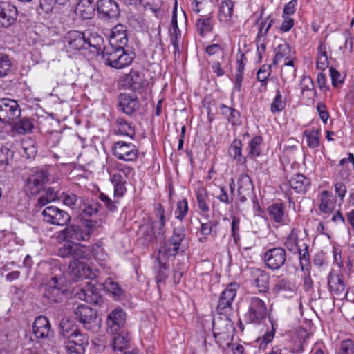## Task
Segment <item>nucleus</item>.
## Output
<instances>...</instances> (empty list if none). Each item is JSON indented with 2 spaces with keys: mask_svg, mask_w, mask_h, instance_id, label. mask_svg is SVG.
Instances as JSON below:
<instances>
[{
  "mask_svg": "<svg viewBox=\"0 0 354 354\" xmlns=\"http://www.w3.org/2000/svg\"><path fill=\"white\" fill-rule=\"evenodd\" d=\"M271 66L270 65H263L257 72V78L261 82L262 86H266L267 80L270 75Z\"/></svg>",
  "mask_w": 354,
  "mask_h": 354,
  "instance_id": "59",
  "label": "nucleus"
},
{
  "mask_svg": "<svg viewBox=\"0 0 354 354\" xmlns=\"http://www.w3.org/2000/svg\"><path fill=\"white\" fill-rule=\"evenodd\" d=\"M265 8L263 6H259L258 9L251 16V19L254 21V24L258 26V33L257 38L259 39V42L261 41L262 38L266 39L270 28L274 23V19L271 15H268L263 19Z\"/></svg>",
  "mask_w": 354,
  "mask_h": 354,
  "instance_id": "11",
  "label": "nucleus"
},
{
  "mask_svg": "<svg viewBox=\"0 0 354 354\" xmlns=\"http://www.w3.org/2000/svg\"><path fill=\"white\" fill-rule=\"evenodd\" d=\"M157 214L159 216L160 219L158 222H155L153 223H151V225H153V229L157 228L158 230V233L159 234H163L164 231L163 228L165 225V216L164 215V209H162V206L160 205V207L157 209Z\"/></svg>",
  "mask_w": 354,
  "mask_h": 354,
  "instance_id": "61",
  "label": "nucleus"
},
{
  "mask_svg": "<svg viewBox=\"0 0 354 354\" xmlns=\"http://www.w3.org/2000/svg\"><path fill=\"white\" fill-rule=\"evenodd\" d=\"M251 282L259 292H267L269 289V275L263 270L252 268L249 270Z\"/></svg>",
  "mask_w": 354,
  "mask_h": 354,
  "instance_id": "16",
  "label": "nucleus"
},
{
  "mask_svg": "<svg viewBox=\"0 0 354 354\" xmlns=\"http://www.w3.org/2000/svg\"><path fill=\"white\" fill-rule=\"evenodd\" d=\"M76 243L69 241L64 243L58 250V255L62 258H69L74 257Z\"/></svg>",
  "mask_w": 354,
  "mask_h": 354,
  "instance_id": "53",
  "label": "nucleus"
},
{
  "mask_svg": "<svg viewBox=\"0 0 354 354\" xmlns=\"http://www.w3.org/2000/svg\"><path fill=\"white\" fill-rule=\"evenodd\" d=\"M68 274L75 281L81 279H93L97 277V270L78 259H73L69 263Z\"/></svg>",
  "mask_w": 354,
  "mask_h": 354,
  "instance_id": "9",
  "label": "nucleus"
},
{
  "mask_svg": "<svg viewBox=\"0 0 354 354\" xmlns=\"http://www.w3.org/2000/svg\"><path fill=\"white\" fill-rule=\"evenodd\" d=\"M75 319L87 330H92L97 325V313L91 307L80 304L73 310Z\"/></svg>",
  "mask_w": 354,
  "mask_h": 354,
  "instance_id": "7",
  "label": "nucleus"
},
{
  "mask_svg": "<svg viewBox=\"0 0 354 354\" xmlns=\"http://www.w3.org/2000/svg\"><path fill=\"white\" fill-rule=\"evenodd\" d=\"M196 199L198 209L203 212H207L209 209L207 203L208 196L204 189H198L196 194Z\"/></svg>",
  "mask_w": 354,
  "mask_h": 354,
  "instance_id": "51",
  "label": "nucleus"
},
{
  "mask_svg": "<svg viewBox=\"0 0 354 354\" xmlns=\"http://www.w3.org/2000/svg\"><path fill=\"white\" fill-rule=\"evenodd\" d=\"M242 142L240 140H234L230 147L229 154L238 162L241 164L245 162L246 158L241 153Z\"/></svg>",
  "mask_w": 354,
  "mask_h": 354,
  "instance_id": "39",
  "label": "nucleus"
},
{
  "mask_svg": "<svg viewBox=\"0 0 354 354\" xmlns=\"http://www.w3.org/2000/svg\"><path fill=\"white\" fill-rule=\"evenodd\" d=\"M18 11L16 6L8 3H0V26L8 27L13 24L17 18Z\"/></svg>",
  "mask_w": 354,
  "mask_h": 354,
  "instance_id": "18",
  "label": "nucleus"
},
{
  "mask_svg": "<svg viewBox=\"0 0 354 354\" xmlns=\"http://www.w3.org/2000/svg\"><path fill=\"white\" fill-rule=\"evenodd\" d=\"M213 26L214 23L212 15L211 14L201 15L196 21V30L202 37H203L205 34L212 32Z\"/></svg>",
  "mask_w": 354,
  "mask_h": 354,
  "instance_id": "30",
  "label": "nucleus"
},
{
  "mask_svg": "<svg viewBox=\"0 0 354 354\" xmlns=\"http://www.w3.org/2000/svg\"><path fill=\"white\" fill-rule=\"evenodd\" d=\"M125 321L126 313L122 309L113 310L107 317V331L112 334L119 332L124 327Z\"/></svg>",
  "mask_w": 354,
  "mask_h": 354,
  "instance_id": "15",
  "label": "nucleus"
},
{
  "mask_svg": "<svg viewBox=\"0 0 354 354\" xmlns=\"http://www.w3.org/2000/svg\"><path fill=\"white\" fill-rule=\"evenodd\" d=\"M169 32H170L171 43L174 48V56H176V55L177 53L179 54V53H180L179 43H180V40L181 39V32L178 27V24H177L176 9H174V12H173L171 24V28L169 29Z\"/></svg>",
  "mask_w": 354,
  "mask_h": 354,
  "instance_id": "28",
  "label": "nucleus"
},
{
  "mask_svg": "<svg viewBox=\"0 0 354 354\" xmlns=\"http://www.w3.org/2000/svg\"><path fill=\"white\" fill-rule=\"evenodd\" d=\"M75 328H77V327L72 324L68 319H63L60 322L61 333L65 338H68L71 335L73 334Z\"/></svg>",
  "mask_w": 354,
  "mask_h": 354,
  "instance_id": "57",
  "label": "nucleus"
},
{
  "mask_svg": "<svg viewBox=\"0 0 354 354\" xmlns=\"http://www.w3.org/2000/svg\"><path fill=\"white\" fill-rule=\"evenodd\" d=\"M97 10L100 17L105 19L115 18L119 15V7L113 0H99Z\"/></svg>",
  "mask_w": 354,
  "mask_h": 354,
  "instance_id": "17",
  "label": "nucleus"
},
{
  "mask_svg": "<svg viewBox=\"0 0 354 354\" xmlns=\"http://www.w3.org/2000/svg\"><path fill=\"white\" fill-rule=\"evenodd\" d=\"M102 57L105 63L115 68H123L131 64L135 54L127 53L125 48L109 44L104 47Z\"/></svg>",
  "mask_w": 354,
  "mask_h": 354,
  "instance_id": "1",
  "label": "nucleus"
},
{
  "mask_svg": "<svg viewBox=\"0 0 354 354\" xmlns=\"http://www.w3.org/2000/svg\"><path fill=\"white\" fill-rule=\"evenodd\" d=\"M12 124V130L19 135L31 133L35 127L32 120L27 117L21 118Z\"/></svg>",
  "mask_w": 354,
  "mask_h": 354,
  "instance_id": "34",
  "label": "nucleus"
},
{
  "mask_svg": "<svg viewBox=\"0 0 354 354\" xmlns=\"http://www.w3.org/2000/svg\"><path fill=\"white\" fill-rule=\"evenodd\" d=\"M113 156L118 160L134 162L138 158L139 151L136 146L131 142L118 141L112 147Z\"/></svg>",
  "mask_w": 354,
  "mask_h": 354,
  "instance_id": "8",
  "label": "nucleus"
},
{
  "mask_svg": "<svg viewBox=\"0 0 354 354\" xmlns=\"http://www.w3.org/2000/svg\"><path fill=\"white\" fill-rule=\"evenodd\" d=\"M239 201L241 203H245L248 198H252V186L251 180L248 175H243L239 180Z\"/></svg>",
  "mask_w": 354,
  "mask_h": 354,
  "instance_id": "26",
  "label": "nucleus"
},
{
  "mask_svg": "<svg viewBox=\"0 0 354 354\" xmlns=\"http://www.w3.org/2000/svg\"><path fill=\"white\" fill-rule=\"evenodd\" d=\"M187 248V239L185 228L180 225L176 227L173 230L172 236L165 245L159 250L158 260L160 261L161 257H174L178 252H183Z\"/></svg>",
  "mask_w": 354,
  "mask_h": 354,
  "instance_id": "2",
  "label": "nucleus"
},
{
  "mask_svg": "<svg viewBox=\"0 0 354 354\" xmlns=\"http://www.w3.org/2000/svg\"><path fill=\"white\" fill-rule=\"evenodd\" d=\"M32 333L35 338L39 341L48 340L54 335L50 321L42 315L35 318L32 324Z\"/></svg>",
  "mask_w": 354,
  "mask_h": 354,
  "instance_id": "13",
  "label": "nucleus"
},
{
  "mask_svg": "<svg viewBox=\"0 0 354 354\" xmlns=\"http://www.w3.org/2000/svg\"><path fill=\"white\" fill-rule=\"evenodd\" d=\"M267 306L261 299L253 297L250 299L249 307L245 315V322L249 324H260L267 316Z\"/></svg>",
  "mask_w": 354,
  "mask_h": 354,
  "instance_id": "5",
  "label": "nucleus"
},
{
  "mask_svg": "<svg viewBox=\"0 0 354 354\" xmlns=\"http://www.w3.org/2000/svg\"><path fill=\"white\" fill-rule=\"evenodd\" d=\"M299 254V265L302 271H308L310 268V261L308 252V247L304 244V248H299L297 252Z\"/></svg>",
  "mask_w": 354,
  "mask_h": 354,
  "instance_id": "43",
  "label": "nucleus"
},
{
  "mask_svg": "<svg viewBox=\"0 0 354 354\" xmlns=\"http://www.w3.org/2000/svg\"><path fill=\"white\" fill-rule=\"evenodd\" d=\"M66 47L73 50L86 49V32L77 30L70 31L66 35Z\"/></svg>",
  "mask_w": 354,
  "mask_h": 354,
  "instance_id": "19",
  "label": "nucleus"
},
{
  "mask_svg": "<svg viewBox=\"0 0 354 354\" xmlns=\"http://www.w3.org/2000/svg\"><path fill=\"white\" fill-rule=\"evenodd\" d=\"M95 223L89 221L86 225L72 224L61 231L64 239L73 242L74 241H86L93 232Z\"/></svg>",
  "mask_w": 354,
  "mask_h": 354,
  "instance_id": "4",
  "label": "nucleus"
},
{
  "mask_svg": "<svg viewBox=\"0 0 354 354\" xmlns=\"http://www.w3.org/2000/svg\"><path fill=\"white\" fill-rule=\"evenodd\" d=\"M128 37L127 28L124 25L118 24L112 29L110 44L125 48L127 46Z\"/></svg>",
  "mask_w": 354,
  "mask_h": 354,
  "instance_id": "25",
  "label": "nucleus"
},
{
  "mask_svg": "<svg viewBox=\"0 0 354 354\" xmlns=\"http://www.w3.org/2000/svg\"><path fill=\"white\" fill-rule=\"evenodd\" d=\"M274 337V332L272 330H267L262 336L259 337L255 340L256 346L259 350L266 351L268 348L269 344H270Z\"/></svg>",
  "mask_w": 354,
  "mask_h": 354,
  "instance_id": "41",
  "label": "nucleus"
},
{
  "mask_svg": "<svg viewBox=\"0 0 354 354\" xmlns=\"http://www.w3.org/2000/svg\"><path fill=\"white\" fill-rule=\"evenodd\" d=\"M238 288L237 283H232L222 292L217 306L218 310H225L231 308Z\"/></svg>",
  "mask_w": 354,
  "mask_h": 354,
  "instance_id": "22",
  "label": "nucleus"
},
{
  "mask_svg": "<svg viewBox=\"0 0 354 354\" xmlns=\"http://www.w3.org/2000/svg\"><path fill=\"white\" fill-rule=\"evenodd\" d=\"M48 178V174L43 170L32 174L26 182L25 190L29 195H36L43 189Z\"/></svg>",
  "mask_w": 354,
  "mask_h": 354,
  "instance_id": "14",
  "label": "nucleus"
},
{
  "mask_svg": "<svg viewBox=\"0 0 354 354\" xmlns=\"http://www.w3.org/2000/svg\"><path fill=\"white\" fill-rule=\"evenodd\" d=\"M115 123L118 125V132L119 133L127 136L131 139L134 138L136 136L135 129L129 122L122 118H118Z\"/></svg>",
  "mask_w": 354,
  "mask_h": 354,
  "instance_id": "37",
  "label": "nucleus"
},
{
  "mask_svg": "<svg viewBox=\"0 0 354 354\" xmlns=\"http://www.w3.org/2000/svg\"><path fill=\"white\" fill-rule=\"evenodd\" d=\"M213 337L215 339L216 344L220 347H224L230 344L232 339V334L227 333H218L213 332Z\"/></svg>",
  "mask_w": 354,
  "mask_h": 354,
  "instance_id": "60",
  "label": "nucleus"
},
{
  "mask_svg": "<svg viewBox=\"0 0 354 354\" xmlns=\"http://www.w3.org/2000/svg\"><path fill=\"white\" fill-rule=\"evenodd\" d=\"M68 1V0H40L39 6L46 13H49L53 11L55 5H65Z\"/></svg>",
  "mask_w": 354,
  "mask_h": 354,
  "instance_id": "54",
  "label": "nucleus"
},
{
  "mask_svg": "<svg viewBox=\"0 0 354 354\" xmlns=\"http://www.w3.org/2000/svg\"><path fill=\"white\" fill-rule=\"evenodd\" d=\"M284 245L286 248L293 252L297 253L299 249L298 246V234L295 229H292L288 236H287Z\"/></svg>",
  "mask_w": 354,
  "mask_h": 354,
  "instance_id": "46",
  "label": "nucleus"
},
{
  "mask_svg": "<svg viewBox=\"0 0 354 354\" xmlns=\"http://www.w3.org/2000/svg\"><path fill=\"white\" fill-rule=\"evenodd\" d=\"M21 109L17 100L10 98L0 99V122L12 124L19 118Z\"/></svg>",
  "mask_w": 354,
  "mask_h": 354,
  "instance_id": "6",
  "label": "nucleus"
},
{
  "mask_svg": "<svg viewBox=\"0 0 354 354\" xmlns=\"http://www.w3.org/2000/svg\"><path fill=\"white\" fill-rule=\"evenodd\" d=\"M98 198L105 205L106 209L111 212H114L117 209L116 201H112L106 194L100 192Z\"/></svg>",
  "mask_w": 354,
  "mask_h": 354,
  "instance_id": "64",
  "label": "nucleus"
},
{
  "mask_svg": "<svg viewBox=\"0 0 354 354\" xmlns=\"http://www.w3.org/2000/svg\"><path fill=\"white\" fill-rule=\"evenodd\" d=\"M263 138L261 136H254L248 143V156L252 158L258 157L261 153V145Z\"/></svg>",
  "mask_w": 354,
  "mask_h": 354,
  "instance_id": "40",
  "label": "nucleus"
},
{
  "mask_svg": "<svg viewBox=\"0 0 354 354\" xmlns=\"http://www.w3.org/2000/svg\"><path fill=\"white\" fill-rule=\"evenodd\" d=\"M286 102L282 100V95L279 90L277 91L276 95L271 104L270 111L273 113H277L284 109Z\"/></svg>",
  "mask_w": 354,
  "mask_h": 354,
  "instance_id": "56",
  "label": "nucleus"
},
{
  "mask_svg": "<svg viewBox=\"0 0 354 354\" xmlns=\"http://www.w3.org/2000/svg\"><path fill=\"white\" fill-rule=\"evenodd\" d=\"M319 129H306L304 135L306 137L307 145L310 148H316L319 145Z\"/></svg>",
  "mask_w": 354,
  "mask_h": 354,
  "instance_id": "44",
  "label": "nucleus"
},
{
  "mask_svg": "<svg viewBox=\"0 0 354 354\" xmlns=\"http://www.w3.org/2000/svg\"><path fill=\"white\" fill-rule=\"evenodd\" d=\"M328 283L330 291L337 297L342 296L346 291V285L342 275L332 271L328 277Z\"/></svg>",
  "mask_w": 354,
  "mask_h": 354,
  "instance_id": "23",
  "label": "nucleus"
},
{
  "mask_svg": "<svg viewBox=\"0 0 354 354\" xmlns=\"http://www.w3.org/2000/svg\"><path fill=\"white\" fill-rule=\"evenodd\" d=\"M120 110L128 115H131L138 108V99L135 96H131L126 93H121L118 97Z\"/></svg>",
  "mask_w": 354,
  "mask_h": 354,
  "instance_id": "24",
  "label": "nucleus"
},
{
  "mask_svg": "<svg viewBox=\"0 0 354 354\" xmlns=\"http://www.w3.org/2000/svg\"><path fill=\"white\" fill-rule=\"evenodd\" d=\"M86 49H88L91 53H98L101 50L103 45V38L96 33L86 32Z\"/></svg>",
  "mask_w": 354,
  "mask_h": 354,
  "instance_id": "35",
  "label": "nucleus"
},
{
  "mask_svg": "<svg viewBox=\"0 0 354 354\" xmlns=\"http://www.w3.org/2000/svg\"><path fill=\"white\" fill-rule=\"evenodd\" d=\"M263 259L269 269L272 270H279L285 264L287 259V253L282 247L273 248L264 253Z\"/></svg>",
  "mask_w": 354,
  "mask_h": 354,
  "instance_id": "10",
  "label": "nucleus"
},
{
  "mask_svg": "<svg viewBox=\"0 0 354 354\" xmlns=\"http://www.w3.org/2000/svg\"><path fill=\"white\" fill-rule=\"evenodd\" d=\"M75 252L73 259H84L88 260L92 257V248H89L80 243H76Z\"/></svg>",
  "mask_w": 354,
  "mask_h": 354,
  "instance_id": "45",
  "label": "nucleus"
},
{
  "mask_svg": "<svg viewBox=\"0 0 354 354\" xmlns=\"http://www.w3.org/2000/svg\"><path fill=\"white\" fill-rule=\"evenodd\" d=\"M213 332L218 333L232 334L233 330V324L232 321L227 318L218 317L212 322Z\"/></svg>",
  "mask_w": 354,
  "mask_h": 354,
  "instance_id": "33",
  "label": "nucleus"
},
{
  "mask_svg": "<svg viewBox=\"0 0 354 354\" xmlns=\"http://www.w3.org/2000/svg\"><path fill=\"white\" fill-rule=\"evenodd\" d=\"M11 65L8 56L0 55V77L8 74L11 68Z\"/></svg>",
  "mask_w": 354,
  "mask_h": 354,
  "instance_id": "62",
  "label": "nucleus"
},
{
  "mask_svg": "<svg viewBox=\"0 0 354 354\" xmlns=\"http://www.w3.org/2000/svg\"><path fill=\"white\" fill-rule=\"evenodd\" d=\"M104 289L111 293L115 297H120L123 290L119 284L114 281L112 279H107L104 283Z\"/></svg>",
  "mask_w": 354,
  "mask_h": 354,
  "instance_id": "52",
  "label": "nucleus"
},
{
  "mask_svg": "<svg viewBox=\"0 0 354 354\" xmlns=\"http://www.w3.org/2000/svg\"><path fill=\"white\" fill-rule=\"evenodd\" d=\"M75 296L80 300L96 305H100L103 301L102 297L97 292V288L91 283H88L86 287L79 290L75 293Z\"/></svg>",
  "mask_w": 354,
  "mask_h": 354,
  "instance_id": "21",
  "label": "nucleus"
},
{
  "mask_svg": "<svg viewBox=\"0 0 354 354\" xmlns=\"http://www.w3.org/2000/svg\"><path fill=\"white\" fill-rule=\"evenodd\" d=\"M92 257L100 266H104L108 259V255L104 248L96 244L92 247Z\"/></svg>",
  "mask_w": 354,
  "mask_h": 354,
  "instance_id": "50",
  "label": "nucleus"
},
{
  "mask_svg": "<svg viewBox=\"0 0 354 354\" xmlns=\"http://www.w3.org/2000/svg\"><path fill=\"white\" fill-rule=\"evenodd\" d=\"M121 82H123V86L133 91H140L146 84L143 74L135 70H131L129 73L125 75Z\"/></svg>",
  "mask_w": 354,
  "mask_h": 354,
  "instance_id": "20",
  "label": "nucleus"
},
{
  "mask_svg": "<svg viewBox=\"0 0 354 354\" xmlns=\"http://www.w3.org/2000/svg\"><path fill=\"white\" fill-rule=\"evenodd\" d=\"M221 110L223 115L232 125H237L241 123L240 113L237 110L224 104L221 106Z\"/></svg>",
  "mask_w": 354,
  "mask_h": 354,
  "instance_id": "36",
  "label": "nucleus"
},
{
  "mask_svg": "<svg viewBox=\"0 0 354 354\" xmlns=\"http://www.w3.org/2000/svg\"><path fill=\"white\" fill-rule=\"evenodd\" d=\"M275 56L273 59L272 64L274 65L278 64L279 62L283 58L288 59L290 53V47L286 42L279 44L275 50Z\"/></svg>",
  "mask_w": 354,
  "mask_h": 354,
  "instance_id": "42",
  "label": "nucleus"
},
{
  "mask_svg": "<svg viewBox=\"0 0 354 354\" xmlns=\"http://www.w3.org/2000/svg\"><path fill=\"white\" fill-rule=\"evenodd\" d=\"M130 338L127 333L120 332L112 340V348L114 351H122L128 346Z\"/></svg>",
  "mask_w": 354,
  "mask_h": 354,
  "instance_id": "38",
  "label": "nucleus"
},
{
  "mask_svg": "<svg viewBox=\"0 0 354 354\" xmlns=\"http://www.w3.org/2000/svg\"><path fill=\"white\" fill-rule=\"evenodd\" d=\"M59 198L58 193L52 187H49L46 189V192L38 198L37 203L40 207H43Z\"/></svg>",
  "mask_w": 354,
  "mask_h": 354,
  "instance_id": "48",
  "label": "nucleus"
},
{
  "mask_svg": "<svg viewBox=\"0 0 354 354\" xmlns=\"http://www.w3.org/2000/svg\"><path fill=\"white\" fill-rule=\"evenodd\" d=\"M43 296L51 302H61L65 297L66 286L62 277H53L41 286Z\"/></svg>",
  "mask_w": 354,
  "mask_h": 354,
  "instance_id": "3",
  "label": "nucleus"
},
{
  "mask_svg": "<svg viewBox=\"0 0 354 354\" xmlns=\"http://www.w3.org/2000/svg\"><path fill=\"white\" fill-rule=\"evenodd\" d=\"M274 290L275 292H294L295 291V286L290 281L282 279L279 280L277 283L274 286Z\"/></svg>",
  "mask_w": 354,
  "mask_h": 354,
  "instance_id": "55",
  "label": "nucleus"
},
{
  "mask_svg": "<svg viewBox=\"0 0 354 354\" xmlns=\"http://www.w3.org/2000/svg\"><path fill=\"white\" fill-rule=\"evenodd\" d=\"M188 204L186 199L179 201L177 203V208L175 210V216L177 219L182 221L187 215Z\"/></svg>",
  "mask_w": 354,
  "mask_h": 354,
  "instance_id": "58",
  "label": "nucleus"
},
{
  "mask_svg": "<svg viewBox=\"0 0 354 354\" xmlns=\"http://www.w3.org/2000/svg\"><path fill=\"white\" fill-rule=\"evenodd\" d=\"M234 3L231 0L223 1L219 8L218 19L221 22L228 24L231 21Z\"/></svg>",
  "mask_w": 354,
  "mask_h": 354,
  "instance_id": "32",
  "label": "nucleus"
},
{
  "mask_svg": "<svg viewBox=\"0 0 354 354\" xmlns=\"http://www.w3.org/2000/svg\"><path fill=\"white\" fill-rule=\"evenodd\" d=\"M68 342H74L75 344L87 346L88 344V337L86 334L82 333L78 328H75V333L67 338Z\"/></svg>",
  "mask_w": 354,
  "mask_h": 354,
  "instance_id": "49",
  "label": "nucleus"
},
{
  "mask_svg": "<svg viewBox=\"0 0 354 354\" xmlns=\"http://www.w3.org/2000/svg\"><path fill=\"white\" fill-rule=\"evenodd\" d=\"M41 215L44 221L52 225H64L71 220L68 212L53 205L46 207L42 211Z\"/></svg>",
  "mask_w": 354,
  "mask_h": 354,
  "instance_id": "12",
  "label": "nucleus"
},
{
  "mask_svg": "<svg viewBox=\"0 0 354 354\" xmlns=\"http://www.w3.org/2000/svg\"><path fill=\"white\" fill-rule=\"evenodd\" d=\"M270 218L277 223H284L286 216L285 215V206L283 203H277L270 205L268 208Z\"/></svg>",
  "mask_w": 354,
  "mask_h": 354,
  "instance_id": "31",
  "label": "nucleus"
},
{
  "mask_svg": "<svg viewBox=\"0 0 354 354\" xmlns=\"http://www.w3.org/2000/svg\"><path fill=\"white\" fill-rule=\"evenodd\" d=\"M95 0H79L75 8V12L83 19H91L95 15Z\"/></svg>",
  "mask_w": 354,
  "mask_h": 354,
  "instance_id": "27",
  "label": "nucleus"
},
{
  "mask_svg": "<svg viewBox=\"0 0 354 354\" xmlns=\"http://www.w3.org/2000/svg\"><path fill=\"white\" fill-rule=\"evenodd\" d=\"M142 232V238L145 241V243L149 244L153 243L156 240L153 225L146 223L142 225L140 228Z\"/></svg>",
  "mask_w": 354,
  "mask_h": 354,
  "instance_id": "47",
  "label": "nucleus"
},
{
  "mask_svg": "<svg viewBox=\"0 0 354 354\" xmlns=\"http://www.w3.org/2000/svg\"><path fill=\"white\" fill-rule=\"evenodd\" d=\"M338 354H354V341L350 339L342 341Z\"/></svg>",
  "mask_w": 354,
  "mask_h": 354,
  "instance_id": "63",
  "label": "nucleus"
},
{
  "mask_svg": "<svg viewBox=\"0 0 354 354\" xmlns=\"http://www.w3.org/2000/svg\"><path fill=\"white\" fill-rule=\"evenodd\" d=\"M310 184V180L300 173L293 175L289 180L290 187L299 194L305 193Z\"/></svg>",
  "mask_w": 354,
  "mask_h": 354,
  "instance_id": "29",
  "label": "nucleus"
}]
</instances>
